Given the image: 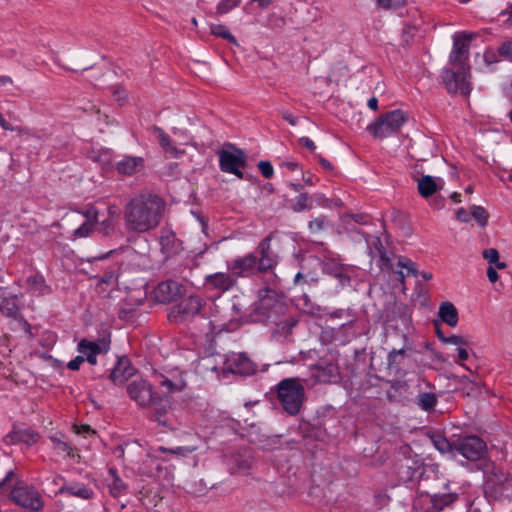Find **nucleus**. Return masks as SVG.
I'll return each mask as SVG.
<instances>
[{"label":"nucleus","mask_w":512,"mask_h":512,"mask_svg":"<svg viewBox=\"0 0 512 512\" xmlns=\"http://www.w3.org/2000/svg\"><path fill=\"white\" fill-rule=\"evenodd\" d=\"M432 442L437 450L441 453L455 452L454 441L450 442L443 435L437 434L431 437Z\"/></svg>","instance_id":"nucleus-38"},{"label":"nucleus","mask_w":512,"mask_h":512,"mask_svg":"<svg viewBox=\"0 0 512 512\" xmlns=\"http://www.w3.org/2000/svg\"><path fill=\"white\" fill-rule=\"evenodd\" d=\"M277 398L290 416L300 413L305 400V388L298 378H285L276 385Z\"/></svg>","instance_id":"nucleus-3"},{"label":"nucleus","mask_w":512,"mask_h":512,"mask_svg":"<svg viewBox=\"0 0 512 512\" xmlns=\"http://www.w3.org/2000/svg\"><path fill=\"white\" fill-rule=\"evenodd\" d=\"M205 283L211 289L224 293L235 287L237 285V280L231 272H217L207 275L205 277Z\"/></svg>","instance_id":"nucleus-18"},{"label":"nucleus","mask_w":512,"mask_h":512,"mask_svg":"<svg viewBox=\"0 0 512 512\" xmlns=\"http://www.w3.org/2000/svg\"><path fill=\"white\" fill-rule=\"evenodd\" d=\"M498 54L512 62V40L502 43L498 48Z\"/></svg>","instance_id":"nucleus-50"},{"label":"nucleus","mask_w":512,"mask_h":512,"mask_svg":"<svg viewBox=\"0 0 512 512\" xmlns=\"http://www.w3.org/2000/svg\"><path fill=\"white\" fill-rule=\"evenodd\" d=\"M53 449L57 454L64 457L73 458L75 456V447L66 440L65 436L61 433H56L49 436Z\"/></svg>","instance_id":"nucleus-26"},{"label":"nucleus","mask_w":512,"mask_h":512,"mask_svg":"<svg viewBox=\"0 0 512 512\" xmlns=\"http://www.w3.org/2000/svg\"><path fill=\"white\" fill-rule=\"evenodd\" d=\"M405 0H376L377 7L380 9H395L403 5Z\"/></svg>","instance_id":"nucleus-51"},{"label":"nucleus","mask_w":512,"mask_h":512,"mask_svg":"<svg viewBox=\"0 0 512 512\" xmlns=\"http://www.w3.org/2000/svg\"><path fill=\"white\" fill-rule=\"evenodd\" d=\"M282 118L286 120L290 125L295 126L297 124V118L293 116L289 111L282 112Z\"/></svg>","instance_id":"nucleus-63"},{"label":"nucleus","mask_w":512,"mask_h":512,"mask_svg":"<svg viewBox=\"0 0 512 512\" xmlns=\"http://www.w3.org/2000/svg\"><path fill=\"white\" fill-rule=\"evenodd\" d=\"M225 369L233 374L248 376L257 371V365L245 353H233L227 357Z\"/></svg>","instance_id":"nucleus-16"},{"label":"nucleus","mask_w":512,"mask_h":512,"mask_svg":"<svg viewBox=\"0 0 512 512\" xmlns=\"http://www.w3.org/2000/svg\"><path fill=\"white\" fill-rule=\"evenodd\" d=\"M423 473V462L417 457H403L397 460L396 474L404 484L414 481Z\"/></svg>","instance_id":"nucleus-13"},{"label":"nucleus","mask_w":512,"mask_h":512,"mask_svg":"<svg viewBox=\"0 0 512 512\" xmlns=\"http://www.w3.org/2000/svg\"><path fill=\"white\" fill-rule=\"evenodd\" d=\"M313 207L311 199L307 193H301L297 196L292 204L294 212H302L305 210H311Z\"/></svg>","instance_id":"nucleus-39"},{"label":"nucleus","mask_w":512,"mask_h":512,"mask_svg":"<svg viewBox=\"0 0 512 512\" xmlns=\"http://www.w3.org/2000/svg\"><path fill=\"white\" fill-rule=\"evenodd\" d=\"M11 500L32 512L42 510L44 501L40 493L32 486L17 484L10 491Z\"/></svg>","instance_id":"nucleus-7"},{"label":"nucleus","mask_w":512,"mask_h":512,"mask_svg":"<svg viewBox=\"0 0 512 512\" xmlns=\"http://www.w3.org/2000/svg\"><path fill=\"white\" fill-rule=\"evenodd\" d=\"M196 449V446H177L175 448H166L164 446H160L157 450L162 453H171L177 456L185 457L193 453Z\"/></svg>","instance_id":"nucleus-42"},{"label":"nucleus","mask_w":512,"mask_h":512,"mask_svg":"<svg viewBox=\"0 0 512 512\" xmlns=\"http://www.w3.org/2000/svg\"><path fill=\"white\" fill-rule=\"evenodd\" d=\"M379 257V267L381 270L390 271L393 269L392 259L388 256L386 250L377 255Z\"/></svg>","instance_id":"nucleus-49"},{"label":"nucleus","mask_w":512,"mask_h":512,"mask_svg":"<svg viewBox=\"0 0 512 512\" xmlns=\"http://www.w3.org/2000/svg\"><path fill=\"white\" fill-rule=\"evenodd\" d=\"M26 286L28 291L36 296L45 295L50 291V288L46 285L43 276L39 274L27 277Z\"/></svg>","instance_id":"nucleus-31"},{"label":"nucleus","mask_w":512,"mask_h":512,"mask_svg":"<svg viewBox=\"0 0 512 512\" xmlns=\"http://www.w3.org/2000/svg\"><path fill=\"white\" fill-rule=\"evenodd\" d=\"M57 494L68 495L82 500H91L95 496V492L90 486L76 481L62 484Z\"/></svg>","instance_id":"nucleus-19"},{"label":"nucleus","mask_w":512,"mask_h":512,"mask_svg":"<svg viewBox=\"0 0 512 512\" xmlns=\"http://www.w3.org/2000/svg\"><path fill=\"white\" fill-rule=\"evenodd\" d=\"M151 407L149 419L157 422L160 426L171 428V403L168 398L161 397L158 394L156 399L148 406Z\"/></svg>","instance_id":"nucleus-15"},{"label":"nucleus","mask_w":512,"mask_h":512,"mask_svg":"<svg viewBox=\"0 0 512 512\" xmlns=\"http://www.w3.org/2000/svg\"><path fill=\"white\" fill-rule=\"evenodd\" d=\"M110 348V342L106 339H99L97 341H89L86 339H82L77 347L79 353L84 356V358L90 356H97L102 353L108 352Z\"/></svg>","instance_id":"nucleus-22"},{"label":"nucleus","mask_w":512,"mask_h":512,"mask_svg":"<svg viewBox=\"0 0 512 512\" xmlns=\"http://www.w3.org/2000/svg\"><path fill=\"white\" fill-rule=\"evenodd\" d=\"M456 218L457 220H459L460 222H468L469 219H470V216L468 214V212L464 209V208H459L457 211H456Z\"/></svg>","instance_id":"nucleus-60"},{"label":"nucleus","mask_w":512,"mask_h":512,"mask_svg":"<svg viewBox=\"0 0 512 512\" xmlns=\"http://www.w3.org/2000/svg\"><path fill=\"white\" fill-rule=\"evenodd\" d=\"M508 484L512 485V478L510 479L509 477L506 476L504 478V481L501 482L500 485H497V484L491 485L490 483L488 485H489L490 489H493L495 493H498V490H504L505 486ZM499 493L502 494V491H499Z\"/></svg>","instance_id":"nucleus-57"},{"label":"nucleus","mask_w":512,"mask_h":512,"mask_svg":"<svg viewBox=\"0 0 512 512\" xmlns=\"http://www.w3.org/2000/svg\"><path fill=\"white\" fill-rule=\"evenodd\" d=\"M470 213L481 227H485L487 225L489 215L482 206L472 205Z\"/></svg>","instance_id":"nucleus-43"},{"label":"nucleus","mask_w":512,"mask_h":512,"mask_svg":"<svg viewBox=\"0 0 512 512\" xmlns=\"http://www.w3.org/2000/svg\"><path fill=\"white\" fill-rule=\"evenodd\" d=\"M39 435L30 428L13 427L6 435L5 442L7 444L25 443L33 445L38 441Z\"/></svg>","instance_id":"nucleus-21"},{"label":"nucleus","mask_w":512,"mask_h":512,"mask_svg":"<svg viewBox=\"0 0 512 512\" xmlns=\"http://www.w3.org/2000/svg\"><path fill=\"white\" fill-rule=\"evenodd\" d=\"M369 249V254L372 258L376 257L379 253L385 250L381 238L378 236H369L366 238Z\"/></svg>","instance_id":"nucleus-44"},{"label":"nucleus","mask_w":512,"mask_h":512,"mask_svg":"<svg viewBox=\"0 0 512 512\" xmlns=\"http://www.w3.org/2000/svg\"><path fill=\"white\" fill-rule=\"evenodd\" d=\"M95 226L96 224L91 223V221H83L78 228L74 229L73 239L89 237L95 230Z\"/></svg>","instance_id":"nucleus-40"},{"label":"nucleus","mask_w":512,"mask_h":512,"mask_svg":"<svg viewBox=\"0 0 512 512\" xmlns=\"http://www.w3.org/2000/svg\"><path fill=\"white\" fill-rule=\"evenodd\" d=\"M406 355L404 349H393L387 356V364L390 370L398 372L400 370L401 363Z\"/></svg>","instance_id":"nucleus-35"},{"label":"nucleus","mask_w":512,"mask_h":512,"mask_svg":"<svg viewBox=\"0 0 512 512\" xmlns=\"http://www.w3.org/2000/svg\"><path fill=\"white\" fill-rule=\"evenodd\" d=\"M330 222L327 216L320 215L316 218H313L311 221H309L308 228L311 233H320L321 231L325 230L329 226Z\"/></svg>","instance_id":"nucleus-41"},{"label":"nucleus","mask_w":512,"mask_h":512,"mask_svg":"<svg viewBox=\"0 0 512 512\" xmlns=\"http://www.w3.org/2000/svg\"><path fill=\"white\" fill-rule=\"evenodd\" d=\"M144 168L145 159L143 157L133 155H124L114 164V169L117 174L127 177H131L142 172Z\"/></svg>","instance_id":"nucleus-17"},{"label":"nucleus","mask_w":512,"mask_h":512,"mask_svg":"<svg viewBox=\"0 0 512 512\" xmlns=\"http://www.w3.org/2000/svg\"><path fill=\"white\" fill-rule=\"evenodd\" d=\"M487 277L492 283H495L499 278L497 271L492 266L487 269Z\"/></svg>","instance_id":"nucleus-64"},{"label":"nucleus","mask_w":512,"mask_h":512,"mask_svg":"<svg viewBox=\"0 0 512 512\" xmlns=\"http://www.w3.org/2000/svg\"><path fill=\"white\" fill-rule=\"evenodd\" d=\"M84 361H85L84 356H82V355L76 356L73 360L68 362L67 367L70 370H78Z\"/></svg>","instance_id":"nucleus-56"},{"label":"nucleus","mask_w":512,"mask_h":512,"mask_svg":"<svg viewBox=\"0 0 512 512\" xmlns=\"http://www.w3.org/2000/svg\"><path fill=\"white\" fill-rule=\"evenodd\" d=\"M483 257L490 263L494 264L499 260V252L495 248H489L483 251Z\"/></svg>","instance_id":"nucleus-54"},{"label":"nucleus","mask_w":512,"mask_h":512,"mask_svg":"<svg viewBox=\"0 0 512 512\" xmlns=\"http://www.w3.org/2000/svg\"><path fill=\"white\" fill-rule=\"evenodd\" d=\"M109 493L113 498H118L127 493L128 485L119 476L116 468L108 469V477L105 479Z\"/></svg>","instance_id":"nucleus-25"},{"label":"nucleus","mask_w":512,"mask_h":512,"mask_svg":"<svg viewBox=\"0 0 512 512\" xmlns=\"http://www.w3.org/2000/svg\"><path fill=\"white\" fill-rule=\"evenodd\" d=\"M335 278L339 281L341 287L350 285L351 278L350 275L348 274V269L345 267L340 269L339 273L336 275Z\"/></svg>","instance_id":"nucleus-53"},{"label":"nucleus","mask_w":512,"mask_h":512,"mask_svg":"<svg viewBox=\"0 0 512 512\" xmlns=\"http://www.w3.org/2000/svg\"><path fill=\"white\" fill-rule=\"evenodd\" d=\"M459 495L455 492L425 494L422 501L423 512H443L445 509L452 508L458 501Z\"/></svg>","instance_id":"nucleus-12"},{"label":"nucleus","mask_w":512,"mask_h":512,"mask_svg":"<svg viewBox=\"0 0 512 512\" xmlns=\"http://www.w3.org/2000/svg\"><path fill=\"white\" fill-rule=\"evenodd\" d=\"M435 325H436V327H438L437 323ZM437 336H438L439 340L445 344H453L458 347H463V346L469 345V340L467 338H465L463 336H459V335H451L449 337H446L439 328H437Z\"/></svg>","instance_id":"nucleus-37"},{"label":"nucleus","mask_w":512,"mask_h":512,"mask_svg":"<svg viewBox=\"0 0 512 512\" xmlns=\"http://www.w3.org/2000/svg\"><path fill=\"white\" fill-rule=\"evenodd\" d=\"M126 392L129 398L141 408H147L157 395L152 384L143 378L130 381L126 386Z\"/></svg>","instance_id":"nucleus-10"},{"label":"nucleus","mask_w":512,"mask_h":512,"mask_svg":"<svg viewBox=\"0 0 512 512\" xmlns=\"http://www.w3.org/2000/svg\"><path fill=\"white\" fill-rule=\"evenodd\" d=\"M471 35L462 33L453 37V48L449 56L452 65L457 66L458 70L444 69L442 71V80L449 93H460L467 96L471 92V83L469 67H465V61L468 59L469 42Z\"/></svg>","instance_id":"nucleus-2"},{"label":"nucleus","mask_w":512,"mask_h":512,"mask_svg":"<svg viewBox=\"0 0 512 512\" xmlns=\"http://www.w3.org/2000/svg\"><path fill=\"white\" fill-rule=\"evenodd\" d=\"M241 0H221L216 7L218 14H227L240 4Z\"/></svg>","instance_id":"nucleus-45"},{"label":"nucleus","mask_w":512,"mask_h":512,"mask_svg":"<svg viewBox=\"0 0 512 512\" xmlns=\"http://www.w3.org/2000/svg\"><path fill=\"white\" fill-rule=\"evenodd\" d=\"M258 168L264 178L269 179L273 176L274 169L269 161H260L258 163Z\"/></svg>","instance_id":"nucleus-52"},{"label":"nucleus","mask_w":512,"mask_h":512,"mask_svg":"<svg viewBox=\"0 0 512 512\" xmlns=\"http://www.w3.org/2000/svg\"><path fill=\"white\" fill-rule=\"evenodd\" d=\"M135 374V369L132 367L129 359L126 357L119 358L114 365L113 369L109 374V379L115 385H122L129 378H131Z\"/></svg>","instance_id":"nucleus-20"},{"label":"nucleus","mask_w":512,"mask_h":512,"mask_svg":"<svg viewBox=\"0 0 512 512\" xmlns=\"http://www.w3.org/2000/svg\"><path fill=\"white\" fill-rule=\"evenodd\" d=\"M151 130L165 153L169 154L171 157L174 158H179L180 156L184 155L185 151L177 148L173 144V141L170 138V136L162 128L158 126H152Z\"/></svg>","instance_id":"nucleus-23"},{"label":"nucleus","mask_w":512,"mask_h":512,"mask_svg":"<svg viewBox=\"0 0 512 512\" xmlns=\"http://www.w3.org/2000/svg\"><path fill=\"white\" fill-rule=\"evenodd\" d=\"M392 315H387V321L400 319L404 326H408L411 320V312L409 307L403 303H395L393 305Z\"/></svg>","instance_id":"nucleus-32"},{"label":"nucleus","mask_w":512,"mask_h":512,"mask_svg":"<svg viewBox=\"0 0 512 512\" xmlns=\"http://www.w3.org/2000/svg\"><path fill=\"white\" fill-rule=\"evenodd\" d=\"M166 208V200L152 191L142 190L132 195L123 206L125 230L135 234L155 230L161 224Z\"/></svg>","instance_id":"nucleus-1"},{"label":"nucleus","mask_w":512,"mask_h":512,"mask_svg":"<svg viewBox=\"0 0 512 512\" xmlns=\"http://www.w3.org/2000/svg\"><path fill=\"white\" fill-rule=\"evenodd\" d=\"M272 236L268 235L255 248L254 256L258 273L272 272L280 261L278 252L272 248Z\"/></svg>","instance_id":"nucleus-9"},{"label":"nucleus","mask_w":512,"mask_h":512,"mask_svg":"<svg viewBox=\"0 0 512 512\" xmlns=\"http://www.w3.org/2000/svg\"><path fill=\"white\" fill-rule=\"evenodd\" d=\"M234 466L231 467L232 473L246 472L252 467V458L250 455H236L233 457Z\"/></svg>","instance_id":"nucleus-34"},{"label":"nucleus","mask_w":512,"mask_h":512,"mask_svg":"<svg viewBox=\"0 0 512 512\" xmlns=\"http://www.w3.org/2000/svg\"><path fill=\"white\" fill-rule=\"evenodd\" d=\"M178 295V286L174 281H165L160 283L156 290L155 296L159 302L166 303L174 300Z\"/></svg>","instance_id":"nucleus-27"},{"label":"nucleus","mask_w":512,"mask_h":512,"mask_svg":"<svg viewBox=\"0 0 512 512\" xmlns=\"http://www.w3.org/2000/svg\"><path fill=\"white\" fill-rule=\"evenodd\" d=\"M417 190L421 197L429 198L442 187L443 180L430 175H423L417 178Z\"/></svg>","instance_id":"nucleus-24"},{"label":"nucleus","mask_w":512,"mask_h":512,"mask_svg":"<svg viewBox=\"0 0 512 512\" xmlns=\"http://www.w3.org/2000/svg\"><path fill=\"white\" fill-rule=\"evenodd\" d=\"M344 266L339 265L335 262H326L324 264V271L327 272L329 275L333 276L334 278L339 273L340 269H342Z\"/></svg>","instance_id":"nucleus-55"},{"label":"nucleus","mask_w":512,"mask_h":512,"mask_svg":"<svg viewBox=\"0 0 512 512\" xmlns=\"http://www.w3.org/2000/svg\"><path fill=\"white\" fill-rule=\"evenodd\" d=\"M206 304V301L200 296L192 295L186 297L172 308L170 317L175 322H184L196 315L206 317Z\"/></svg>","instance_id":"nucleus-6"},{"label":"nucleus","mask_w":512,"mask_h":512,"mask_svg":"<svg viewBox=\"0 0 512 512\" xmlns=\"http://www.w3.org/2000/svg\"><path fill=\"white\" fill-rule=\"evenodd\" d=\"M454 449L467 460L478 461L485 456L487 445L479 436L466 435L454 440Z\"/></svg>","instance_id":"nucleus-8"},{"label":"nucleus","mask_w":512,"mask_h":512,"mask_svg":"<svg viewBox=\"0 0 512 512\" xmlns=\"http://www.w3.org/2000/svg\"><path fill=\"white\" fill-rule=\"evenodd\" d=\"M160 387L164 388L167 393H174L181 391L185 387V382L182 378L169 379L164 375H160L158 379Z\"/></svg>","instance_id":"nucleus-33"},{"label":"nucleus","mask_w":512,"mask_h":512,"mask_svg":"<svg viewBox=\"0 0 512 512\" xmlns=\"http://www.w3.org/2000/svg\"><path fill=\"white\" fill-rule=\"evenodd\" d=\"M438 316L451 327H455L458 324V311L450 302H444L440 305Z\"/></svg>","instance_id":"nucleus-30"},{"label":"nucleus","mask_w":512,"mask_h":512,"mask_svg":"<svg viewBox=\"0 0 512 512\" xmlns=\"http://www.w3.org/2000/svg\"><path fill=\"white\" fill-rule=\"evenodd\" d=\"M211 33L215 36L222 37L224 39L229 40L230 42L235 43V37L229 32V30L224 25H212Z\"/></svg>","instance_id":"nucleus-46"},{"label":"nucleus","mask_w":512,"mask_h":512,"mask_svg":"<svg viewBox=\"0 0 512 512\" xmlns=\"http://www.w3.org/2000/svg\"><path fill=\"white\" fill-rule=\"evenodd\" d=\"M457 356H458V360L457 362L459 361H465L468 359L469 357V354H468V351L466 349V346H463V347H458L457 348Z\"/></svg>","instance_id":"nucleus-62"},{"label":"nucleus","mask_w":512,"mask_h":512,"mask_svg":"<svg viewBox=\"0 0 512 512\" xmlns=\"http://www.w3.org/2000/svg\"><path fill=\"white\" fill-rule=\"evenodd\" d=\"M74 430L77 434H89V433H95L92 428L87 425L83 424L81 426L74 425Z\"/></svg>","instance_id":"nucleus-61"},{"label":"nucleus","mask_w":512,"mask_h":512,"mask_svg":"<svg viewBox=\"0 0 512 512\" xmlns=\"http://www.w3.org/2000/svg\"><path fill=\"white\" fill-rule=\"evenodd\" d=\"M351 221L360 225H367L370 223L371 219L366 214H346L344 216V222L350 224Z\"/></svg>","instance_id":"nucleus-48"},{"label":"nucleus","mask_w":512,"mask_h":512,"mask_svg":"<svg viewBox=\"0 0 512 512\" xmlns=\"http://www.w3.org/2000/svg\"><path fill=\"white\" fill-rule=\"evenodd\" d=\"M299 142L303 147L307 148L311 152H314L316 149L315 143L309 137H301Z\"/></svg>","instance_id":"nucleus-59"},{"label":"nucleus","mask_w":512,"mask_h":512,"mask_svg":"<svg viewBox=\"0 0 512 512\" xmlns=\"http://www.w3.org/2000/svg\"><path fill=\"white\" fill-rule=\"evenodd\" d=\"M459 495L455 492L425 494L422 501L423 512H443L445 509L452 508L458 501Z\"/></svg>","instance_id":"nucleus-11"},{"label":"nucleus","mask_w":512,"mask_h":512,"mask_svg":"<svg viewBox=\"0 0 512 512\" xmlns=\"http://www.w3.org/2000/svg\"><path fill=\"white\" fill-rule=\"evenodd\" d=\"M406 121L407 115L397 109L380 115L367 130L374 138L383 139L398 133Z\"/></svg>","instance_id":"nucleus-4"},{"label":"nucleus","mask_w":512,"mask_h":512,"mask_svg":"<svg viewBox=\"0 0 512 512\" xmlns=\"http://www.w3.org/2000/svg\"><path fill=\"white\" fill-rule=\"evenodd\" d=\"M227 268L236 280H238V278L250 277L258 273L254 253H248L228 261Z\"/></svg>","instance_id":"nucleus-14"},{"label":"nucleus","mask_w":512,"mask_h":512,"mask_svg":"<svg viewBox=\"0 0 512 512\" xmlns=\"http://www.w3.org/2000/svg\"><path fill=\"white\" fill-rule=\"evenodd\" d=\"M219 167L222 172L235 175L243 179L244 174L241 169L247 165V154L240 148L231 143H227L225 148L218 151Z\"/></svg>","instance_id":"nucleus-5"},{"label":"nucleus","mask_w":512,"mask_h":512,"mask_svg":"<svg viewBox=\"0 0 512 512\" xmlns=\"http://www.w3.org/2000/svg\"><path fill=\"white\" fill-rule=\"evenodd\" d=\"M437 404V397L434 393L423 392L417 397V405L424 411L433 409Z\"/></svg>","instance_id":"nucleus-36"},{"label":"nucleus","mask_w":512,"mask_h":512,"mask_svg":"<svg viewBox=\"0 0 512 512\" xmlns=\"http://www.w3.org/2000/svg\"><path fill=\"white\" fill-rule=\"evenodd\" d=\"M0 314L13 319L18 318L20 315V309L17 304L16 296H5L0 293Z\"/></svg>","instance_id":"nucleus-28"},{"label":"nucleus","mask_w":512,"mask_h":512,"mask_svg":"<svg viewBox=\"0 0 512 512\" xmlns=\"http://www.w3.org/2000/svg\"><path fill=\"white\" fill-rule=\"evenodd\" d=\"M112 89H113V95H114L116 101L120 102L127 98V93L123 88L114 86V87H112Z\"/></svg>","instance_id":"nucleus-58"},{"label":"nucleus","mask_w":512,"mask_h":512,"mask_svg":"<svg viewBox=\"0 0 512 512\" xmlns=\"http://www.w3.org/2000/svg\"><path fill=\"white\" fill-rule=\"evenodd\" d=\"M397 268H399V270L396 271V274L398 275L397 279L401 283H404L406 277L418 276L415 263L407 257L400 256L398 258Z\"/></svg>","instance_id":"nucleus-29"},{"label":"nucleus","mask_w":512,"mask_h":512,"mask_svg":"<svg viewBox=\"0 0 512 512\" xmlns=\"http://www.w3.org/2000/svg\"><path fill=\"white\" fill-rule=\"evenodd\" d=\"M77 214L84 218V221H91V223H98V209L95 206H90L85 210L77 211Z\"/></svg>","instance_id":"nucleus-47"}]
</instances>
